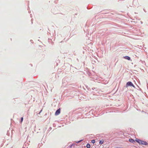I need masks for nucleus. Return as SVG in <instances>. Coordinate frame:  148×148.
<instances>
[{
    "mask_svg": "<svg viewBox=\"0 0 148 148\" xmlns=\"http://www.w3.org/2000/svg\"><path fill=\"white\" fill-rule=\"evenodd\" d=\"M129 141L131 142V143H133L134 142H135V140H134V139H129Z\"/></svg>",
    "mask_w": 148,
    "mask_h": 148,
    "instance_id": "obj_4",
    "label": "nucleus"
},
{
    "mask_svg": "<svg viewBox=\"0 0 148 148\" xmlns=\"http://www.w3.org/2000/svg\"><path fill=\"white\" fill-rule=\"evenodd\" d=\"M136 142L138 143L140 145H147L148 143L144 141H143L138 139H136L135 140Z\"/></svg>",
    "mask_w": 148,
    "mask_h": 148,
    "instance_id": "obj_1",
    "label": "nucleus"
},
{
    "mask_svg": "<svg viewBox=\"0 0 148 148\" xmlns=\"http://www.w3.org/2000/svg\"><path fill=\"white\" fill-rule=\"evenodd\" d=\"M125 59H127V60H129L130 59V58L128 56H125L124 57Z\"/></svg>",
    "mask_w": 148,
    "mask_h": 148,
    "instance_id": "obj_5",
    "label": "nucleus"
},
{
    "mask_svg": "<svg viewBox=\"0 0 148 148\" xmlns=\"http://www.w3.org/2000/svg\"><path fill=\"white\" fill-rule=\"evenodd\" d=\"M23 120V117H21V123H22Z\"/></svg>",
    "mask_w": 148,
    "mask_h": 148,
    "instance_id": "obj_8",
    "label": "nucleus"
},
{
    "mask_svg": "<svg viewBox=\"0 0 148 148\" xmlns=\"http://www.w3.org/2000/svg\"><path fill=\"white\" fill-rule=\"evenodd\" d=\"M132 86L134 87V84L131 82H127L126 85V87H127L128 86Z\"/></svg>",
    "mask_w": 148,
    "mask_h": 148,
    "instance_id": "obj_2",
    "label": "nucleus"
},
{
    "mask_svg": "<svg viewBox=\"0 0 148 148\" xmlns=\"http://www.w3.org/2000/svg\"><path fill=\"white\" fill-rule=\"evenodd\" d=\"M103 142H104L103 140H101L99 142V144H102L103 143Z\"/></svg>",
    "mask_w": 148,
    "mask_h": 148,
    "instance_id": "obj_7",
    "label": "nucleus"
},
{
    "mask_svg": "<svg viewBox=\"0 0 148 148\" xmlns=\"http://www.w3.org/2000/svg\"><path fill=\"white\" fill-rule=\"evenodd\" d=\"M60 109L59 108L57 110L55 113V115H59L60 113Z\"/></svg>",
    "mask_w": 148,
    "mask_h": 148,
    "instance_id": "obj_3",
    "label": "nucleus"
},
{
    "mask_svg": "<svg viewBox=\"0 0 148 148\" xmlns=\"http://www.w3.org/2000/svg\"><path fill=\"white\" fill-rule=\"evenodd\" d=\"M90 145L89 144H87L86 145V147L87 148H90Z\"/></svg>",
    "mask_w": 148,
    "mask_h": 148,
    "instance_id": "obj_6",
    "label": "nucleus"
},
{
    "mask_svg": "<svg viewBox=\"0 0 148 148\" xmlns=\"http://www.w3.org/2000/svg\"><path fill=\"white\" fill-rule=\"evenodd\" d=\"M92 143H95V140H92Z\"/></svg>",
    "mask_w": 148,
    "mask_h": 148,
    "instance_id": "obj_9",
    "label": "nucleus"
}]
</instances>
